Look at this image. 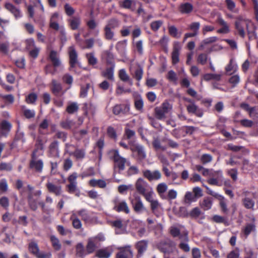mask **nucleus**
Wrapping results in <instances>:
<instances>
[{
	"label": "nucleus",
	"mask_w": 258,
	"mask_h": 258,
	"mask_svg": "<svg viewBox=\"0 0 258 258\" xmlns=\"http://www.w3.org/2000/svg\"><path fill=\"white\" fill-rule=\"evenodd\" d=\"M156 189L159 197L161 199L163 200H167L166 192L168 189V186L166 183L161 182L159 183L157 185Z\"/></svg>",
	"instance_id": "19"
},
{
	"label": "nucleus",
	"mask_w": 258,
	"mask_h": 258,
	"mask_svg": "<svg viewBox=\"0 0 258 258\" xmlns=\"http://www.w3.org/2000/svg\"><path fill=\"white\" fill-rule=\"evenodd\" d=\"M70 219L72 221V225L74 228L79 229L82 228V222L79 219L76 210L72 211Z\"/></svg>",
	"instance_id": "23"
},
{
	"label": "nucleus",
	"mask_w": 258,
	"mask_h": 258,
	"mask_svg": "<svg viewBox=\"0 0 258 258\" xmlns=\"http://www.w3.org/2000/svg\"><path fill=\"white\" fill-rule=\"evenodd\" d=\"M30 167L38 172H41L42 171L43 162L42 160H37L36 159L35 152H34L32 154V159L30 162Z\"/></svg>",
	"instance_id": "15"
},
{
	"label": "nucleus",
	"mask_w": 258,
	"mask_h": 258,
	"mask_svg": "<svg viewBox=\"0 0 258 258\" xmlns=\"http://www.w3.org/2000/svg\"><path fill=\"white\" fill-rule=\"evenodd\" d=\"M68 51L69 54L71 68H74L78 63L77 53L74 48V46H71L69 48Z\"/></svg>",
	"instance_id": "17"
},
{
	"label": "nucleus",
	"mask_w": 258,
	"mask_h": 258,
	"mask_svg": "<svg viewBox=\"0 0 258 258\" xmlns=\"http://www.w3.org/2000/svg\"><path fill=\"white\" fill-rule=\"evenodd\" d=\"M221 75L217 74L208 73L203 76L202 79L206 81L215 80L219 81L221 80Z\"/></svg>",
	"instance_id": "36"
},
{
	"label": "nucleus",
	"mask_w": 258,
	"mask_h": 258,
	"mask_svg": "<svg viewBox=\"0 0 258 258\" xmlns=\"http://www.w3.org/2000/svg\"><path fill=\"white\" fill-rule=\"evenodd\" d=\"M68 22L72 30H77L81 24V19L79 17H73L68 20Z\"/></svg>",
	"instance_id": "31"
},
{
	"label": "nucleus",
	"mask_w": 258,
	"mask_h": 258,
	"mask_svg": "<svg viewBox=\"0 0 258 258\" xmlns=\"http://www.w3.org/2000/svg\"><path fill=\"white\" fill-rule=\"evenodd\" d=\"M58 14L56 13H54L51 17L50 21V27L55 30L59 29V25L58 23Z\"/></svg>",
	"instance_id": "33"
},
{
	"label": "nucleus",
	"mask_w": 258,
	"mask_h": 258,
	"mask_svg": "<svg viewBox=\"0 0 258 258\" xmlns=\"http://www.w3.org/2000/svg\"><path fill=\"white\" fill-rule=\"evenodd\" d=\"M79 106L76 102H71L69 103L67 107V111L70 114H73L78 110Z\"/></svg>",
	"instance_id": "43"
},
{
	"label": "nucleus",
	"mask_w": 258,
	"mask_h": 258,
	"mask_svg": "<svg viewBox=\"0 0 258 258\" xmlns=\"http://www.w3.org/2000/svg\"><path fill=\"white\" fill-rule=\"evenodd\" d=\"M167 79L173 83H176L177 77L176 73L172 70L169 71L167 75Z\"/></svg>",
	"instance_id": "51"
},
{
	"label": "nucleus",
	"mask_w": 258,
	"mask_h": 258,
	"mask_svg": "<svg viewBox=\"0 0 258 258\" xmlns=\"http://www.w3.org/2000/svg\"><path fill=\"white\" fill-rule=\"evenodd\" d=\"M113 209L117 212H123L126 214L130 213V209L126 201L118 196L115 197L111 201Z\"/></svg>",
	"instance_id": "3"
},
{
	"label": "nucleus",
	"mask_w": 258,
	"mask_h": 258,
	"mask_svg": "<svg viewBox=\"0 0 258 258\" xmlns=\"http://www.w3.org/2000/svg\"><path fill=\"white\" fill-rule=\"evenodd\" d=\"M135 136V132L134 131L130 130L127 126L124 129V137L126 138L127 140L133 139Z\"/></svg>",
	"instance_id": "54"
},
{
	"label": "nucleus",
	"mask_w": 258,
	"mask_h": 258,
	"mask_svg": "<svg viewBox=\"0 0 258 258\" xmlns=\"http://www.w3.org/2000/svg\"><path fill=\"white\" fill-rule=\"evenodd\" d=\"M212 159L213 158L211 155L205 154L201 156V160L203 164H206L210 162L212 160Z\"/></svg>",
	"instance_id": "64"
},
{
	"label": "nucleus",
	"mask_w": 258,
	"mask_h": 258,
	"mask_svg": "<svg viewBox=\"0 0 258 258\" xmlns=\"http://www.w3.org/2000/svg\"><path fill=\"white\" fill-rule=\"evenodd\" d=\"M29 251L37 258H51V254L50 252L44 253L40 252L38 245L34 241H31L28 244Z\"/></svg>",
	"instance_id": "7"
},
{
	"label": "nucleus",
	"mask_w": 258,
	"mask_h": 258,
	"mask_svg": "<svg viewBox=\"0 0 258 258\" xmlns=\"http://www.w3.org/2000/svg\"><path fill=\"white\" fill-rule=\"evenodd\" d=\"M181 49V46L179 42H175L173 50L172 52V60L173 64H176L179 61V51Z\"/></svg>",
	"instance_id": "25"
},
{
	"label": "nucleus",
	"mask_w": 258,
	"mask_h": 258,
	"mask_svg": "<svg viewBox=\"0 0 258 258\" xmlns=\"http://www.w3.org/2000/svg\"><path fill=\"white\" fill-rule=\"evenodd\" d=\"M217 199L219 201V204L222 211L224 213H227L228 210L227 207V204L225 198L223 196L221 195L220 196H219V198Z\"/></svg>",
	"instance_id": "42"
},
{
	"label": "nucleus",
	"mask_w": 258,
	"mask_h": 258,
	"mask_svg": "<svg viewBox=\"0 0 258 258\" xmlns=\"http://www.w3.org/2000/svg\"><path fill=\"white\" fill-rule=\"evenodd\" d=\"M89 184L93 187L97 186L100 188H104L106 186V182L102 179H91L89 181Z\"/></svg>",
	"instance_id": "37"
},
{
	"label": "nucleus",
	"mask_w": 258,
	"mask_h": 258,
	"mask_svg": "<svg viewBox=\"0 0 258 258\" xmlns=\"http://www.w3.org/2000/svg\"><path fill=\"white\" fill-rule=\"evenodd\" d=\"M207 182L212 185L222 186L223 184V175L222 170L216 171L213 169Z\"/></svg>",
	"instance_id": "5"
},
{
	"label": "nucleus",
	"mask_w": 258,
	"mask_h": 258,
	"mask_svg": "<svg viewBox=\"0 0 258 258\" xmlns=\"http://www.w3.org/2000/svg\"><path fill=\"white\" fill-rule=\"evenodd\" d=\"M130 149L134 152H137L140 159H144L146 158V153L144 147L138 144L135 141H130L128 142Z\"/></svg>",
	"instance_id": "11"
},
{
	"label": "nucleus",
	"mask_w": 258,
	"mask_h": 258,
	"mask_svg": "<svg viewBox=\"0 0 258 258\" xmlns=\"http://www.w3.org/2000/svg\"><path fill=\"white\" fill-rule=\"evenodd\" d=\"M101 76L110 81H113L114 77V67L106 68L101 73Z\"/></svg>",
	"instance_id": "28"
},
{
	"label": "nucleus",
	"mask_w": 258,
	"mask_h": 258,
	"mask_svg": "<svg viewBox=\"0 0 258 258\" xmlns=\"http://www.w3.org/2000/svg\"><path fill=\"white\" fill-rule=\"evenodd\" d=\"M251 26H252V23L249 19L241 16H239L236 18V20L235 22L236 33L242 38H244L245 36V29H246L249 40H252L255 38V32L250 30Z\"/></svg>",
	"instance_id": "1"
},
{
	"label": "nucleus",
	"mask_w": 258,
	"mask_h": 258,
	"mask_svg": "<svg viewBox=\"0 0 258 258\" xmlns=\"http://www.w3.org/2000/svg\"><path fill=\"white\" fill-rule=\"evenodd\" d=\"M51 90L55 96H59L64 93L62 92L61 84L55 80H52L51 82Z\"/></svg>",
	"instance_id": "20"
},
{
	"label": "nucleus",
	"mask_w": 258,
	"mask_h": 258,
	"mask_svg": "<svg viewBox=\"0 0 258 258\" xmlns=\"http://www.w3.org/2000/svg\"><path fill=\"white\" fill-rule=\"evenodd\" d=\"M111 29H110L109 27H104V37L107 40L115 41L116 39L114 38V32Z\"/></svg>",
	"instance_id": "41"
},
{
	"label": "nucleus",
	"mask_w": 258,
	"mask_h": 258,
	"mask_svg": "<svg viewBox=\"0 0 258 258\" xmlns=\"http://www.w3.org/2000/svg\"><path fill=\"white\" fill-rule=\"evenodd\" d=\"M148 246V241L146 240H141L136 244V247L138 250V256H141L143 253L147 250Z\"/></svg>",
	"instance_id": "27"
},
{
	"label": "nucleus",
	"mask_w": 258,
	"mask_h": 258,
	"mask_svg": "<svg viewBox=\"0 0 258 258\" xmlns=\"http://www.w3.org/2000/svg\"><path fill=\"white\" fill-rule=\"evenodd\" d=\"M172 106L168 101H164L160 106L157 107L154 109L155 117L162 120L166 117V114L168 113L172 109Z\"/></svg>",
	"instance_id": "4"
},
{
	"label": "nucleus",
	"mask_w": 258,
	"mask_h": 258,
	"mask_svg": "<svg viewBox=\"0 0 258 258\" xmlns=\"http://www.w3.org/2000/svg\"><path fill=\"white\" fill-rule=\"evenodd\" d=\"M240 82V77L238 75H235L232 76L229 80V82L233 87H235Z\"/></svg>",
	"instance_id": "61"
},
{
	"label": "nucleus",
	"mask_w": 258,
	"mask_h": 258,
	"mask_svg": "<svg viewBox=\"0 0 258 258\" xmlns=\"http://www.w3.org/2000/svg\"><path fill=\"white\" fill-rule=\"evenodd\" d=\"M5 7L14 15L16 19H18L22 17V14L20 10L12 4L6 3L5 5Z\"/></svg>",
	"instance_id": "18"
},
{
	"label": "nucleus",
	"mask_w": 258,
	"mask_h": 258,
	"mask_svg": "<svg viewBox=\"0 0 258 258\" xmlns=\"http://www.w3.org/2000/svg\"><path fill=\"white\" fill-rule=\"evenodd\" d=\"M73 155L77 159H82L85 157V152L83 150L77 149L74 152Z\"/></svg>",
	"instance_id": "62"
},
{
	"label": "nucleus",
	"mask_w": 258,
	"mask_h": 258,
	"mask_svg": "<svg viewBox=\"0 0 258 258\" xmlns=\"http://www.w3.org/2000/svg\"><path fill=\"white\" fill-rule=\"evenodd\" d=\"M130 71L131 75L138 81L142 78L143 70L142 67L137 63H133L131 64Z\"/></svg>",
	"instance_id": "12"
},
{
	"label": "nucleus",
	"mask_w": 258,
	"mask_h": 258,
	"mask_svg": "<svg viewBox=\"0 0 258 258\" xmlns=\"http://www.w3.org/2000/svg\"><path fill=\"white\" fill-rule=\"evenodd\" d=\"M131 204L134 210L136 213H141L146 210V208L140 198H136L131 201Z\"/></svg>",
	"instance_id": "16"
},
{
	"label": "nucleus",
	"mask_w": 258,
	"mask_h": 258,
	"mask_svg": "<svg viewBox=\"0 0 258 258\" xmlns=\"http://www.w3.org/2000/svg\"><path fill=\"white\" fill-rule=\"evenodd\" d=\"M243 194L244 198L242 199V203L244 207L247 209H253L256 194L248 191H244Z\"/></svg>",
	"instance_id": "9"
},
{
	"label": "nucleus",
	"mask_w": 258,
	"mask_h": 258,
	"mask_svg": "<svg viewBox=\"0 0 258 258\" xmlns=\"http://www.w3.org/2000/svg\"><path fill=\"white\" fill-rule=\"evenodd\" d=\"M153 146L156 150H162L163 151L165 150L166 148L161 145L160 141L158 138H154L153 141Z\"/></svg>",
	"instance_id": "60"
},
{
	"label": "nucleus",
	"mask_w": 258,
	"mask_h": 258,
	"mask_svg": "<svg viewBox=\"0 0 258 258\" xmlns=\"http://www.w3.org/2000/svg\"><path fill=\"white\" fill-rule=\"evenodd\" d=\"M77 215L81 217L82 220L87 224H91L96 222L97 218L93 214L90 213L86 209H81L76 211Z\"/></svg>",
	"instance_id": "10"
},
{
	"label": "nucleus",
	"mask_w": 258,
	"mask_h": 258,
	"mask_svg": "<svg viewBox=\"0 0 258 258\" xmlns=\"http://www.w3.org/2000/svg\"><path fill=\"white\" fill-rule=\"evenodd\" d=\"M97 243L94 241V238H89L86 245V254L93 253L96 249Z\"/></svg>",
	"instance_id": "32"
},
{
	"label": "nucleus",
	"mask_w": 258,
	"mask_h": 258,
	"mask_svg": "<svg viewBox=\"0 0 258 258\" xmlns=\"http://www.w3.org/2000/svg\"><path fill=\"white\" fill-rule=\"evenodd\" d=\"M135 186L137 191L140 195L143 196L145 199L148 197L149 198L150 196L154 195L152 188L143 178H139L136 181Z\"/></svg>",
	"instance_id": "2"
},
{
	"label": "nucleus",
	"mask_w": 258,
	"mask_h": 258,
	"mask_svg": "<svg viewBox=\"0 0 258 258\" xmlns=\"http://www.w3.org/2000/svg\"><path fill=\"white\" fill-rule=\"evenodd\" d=\"M200 27V23L199 22H192L188 26L189 29L192 32L196 33L197 35L198 34Z\"/></svg>",
	"instance_id": "56"
},
{
	"label": "nucleus",
	"mask_w": 258,
	"mask_h": 258,
	"mask_svg": "<svg viewBox=\"0 0 258 258\" xmlns=\"http://www.w3.org/2000/svg\"><path fill=\"white\" fill-rule=\"evenodd\" d=\"M109 155L114 162L115 167H117L119 170H123L124 169L126 159L121 156L117 150H112L109 151Z\"/></svg>",
	"instance_id": "6"
},
{
	"label": "nucleus",
	"mask_w": 258,
	"mask_h": 258,
	"mask_svg": "<svg viewBox=\"0 0 258 258\" xmlns=\"http://www.w3.org/2000/svg\"><path fill=\"white\" fill-rule=\"evenodd\" d=\"M170 232L173 237L178 236L181 240L188 241V232L184 229V226L180 225L179 227L172 226Z\"/></svg>",
	"instance_id": "8"
},
{
	"label": "nucleus",
	"mask_w": 258,
	"mask_h": 258,
	"mask_svg": "<svg viewBox=\"0 0 258 258\" xmlns=\"http://www.w3.org/2000/svg\"><path fill=\"white\" fill-rule=\"evenodd\" d=\"M144 176L149 181L158 180L161 179L162 175L161 172L156 170L151 171L150 170H146L143 172Z\"/></svg>",
	"instance_id": "13"
},
{
	"label": "nucleus",
	"mask_w": 258,
	"mask_h": 258,
	"mask_svg": "<svg viewBox=\"0 0 258 258\" xmlns=\"http://www.w3.org/2000/svg\"><path fill=\"white\" fill-rule=\"evenodd\" d=\"M25 43L26 45V48L28 50L33 49V48L36 47L34 40L33 38L26 39L25 41Z\"/></svg>",
	"instance_id": "58"
},
{
	"label": "nucleus",
	"mask_w": 258,
	"mask_h": 258,
	"mask_svg": "<svg viewBox=\"0 0 258 258\" xmlns=\"http://www.w3.org/2000/svg\"><path fill=\"white\" fill-rule=\"evenodd\" d=\"M186 109L189 113L194 114L198 117H201L203 115L202 110L195 103L187 105Z\"/></svg>",
	"instance_id": "21"
},
{
	"label": "nucleus",
	"mask_w": 258,
	"mask_h": 258,
	"mask_svg": "<svg viewBox=\"0 0 258 258\" xmlns=\"http://www.w3.org/2000/svg\"><path fill=\"white\" fill-rule=\"evenodd\" d=\"M58 144V142L54 141L50 145L49 147V156L50 157L54 158L59 157Z\"/></svg>",
	"instance_id": "24"
},
{
	"label": "nucleus",
	"mask_w": 258,
	"mask_h": 258,
	"mask_svg": "<svg viewBox=\"0 0 258 258\" xmlns=\"http://www.w3.org/2000/svg\"><path fill=\"white\" fill-rule=\"evenodd\" d=\"M213 205V201L211 198H205L200 203L201 208L204 210H208L211 209Z\"/></svg>",
	"instance_id": "35"
},
{
	"label": "nucleus",
	"mask_w": 258,
	"mask_h": 258,
	"mask_svg": "<svg viewBox=\"0 0 258 258\" xmlns=\"http://www.w3.org/2000/svg\"><path fill=\"white\" fill-rule=\"evenodd\" d=\"M195 196L191 192L187 191L184 196V202L185 204H190L192 202L195 201Z\"/></svg>",
	"instance_id": "49"
},
{
	"label": "nucleus",
	"mask_w": 258,
	"mask_h": 258,
	"mask_svg": "<svg viewBox=\"0 0 258 258\" xmlns=\"http://www.w3.org/2000/svg\"><path fill=\"white\" fill-rule=\"evenodd\" d=\"M28 201L30 208L33 211H35L37 208L36 202L32 198V194L28 195Z\"/></svg>",
	"instance_id": "57"
},
{
	"label": "nucleus",
	"mask_w": 258,
	"mask_h": 258,
	"mask_svg": "<svg viewBox=\"0 0 258 258\" xmlns=\"http://www.w3.org/2000/svg\"><path fill=\"white\" fill-rule=\"evenodd\" d=\"M193 7L191 4L186 3L180 6L179 11L182 14H188L192 11Z\"/></svg>",
	"instance_id": "38"
},
{
	"label": "nucleus",
	"mask_w": 258,
	"mask_h": 258,
	"mask_svg": "<svg viewBox=\"0 0 258 258\" xmlns=\"http://www.w3.org/2000/svg\"><path fill=\"white\" fill-rule=\"evenodd\" d=\"M112 253L111 248L107 247L97 250L96 256L99 258H109Z\"/></svg>",
	"instance_id": "26"
},
{
	"label": "nucleus",
	"mask_w": 258,
	"mask_h": 258,
	"mask_svg": "<svg viewBox=\"0 0 258 258\" xmlns=\"http://www.w3.org/2000/svg\"><path fill=\"white\" fill-rule=\"evenodd\" d=\"M237 66L234 63L233 58L230 60L229 64L225 67V71L228 75H231L236 72Z\"/></svg>",
	"instance_id": "34"
},
{
	"label": "nucleus",
	"mask_w": 258,
	"mask_h": 258,
	"mask_svg": "<svg viewBox=\"0 0 258 258\" xmlns=\"http://www.w3.org/2000/svg\"><path fill=\"white\" fill-rule=\"evenodd\" d=\"M217 37L216 36L207 38L202 41L200 47L203 48L206 45H208L216 42L217 40Z\"/></svg>",
	"instance_id": "48"
},
{
	"label": "nucleus",
	"mask_w": 258,
	"mask_h": 258,
	"mask_svg": "<svg viewBox=\"0 0 258 258\" xmlns=\"http://www.w3.org/2000/svg\"><path fill=\"white\" fill-rule=\"evenodd\" d=\"M133 4V2L132 0H123L119 2V6L124 9H131L132 11H134L135 9L132 8Z\"/></svg>",
	"instance_id": "46"
},
{
	"label": "nucleus",
	"mask_w": 258,
	"mask_h": 258,
	"mask_svg": "<svg viewBox=\"0 0 258 258\" xmlns=\"http://www.w3.org/2000/svg\"><path fill=\"white\" fill-rule=\"evenodd\" d=\"M74 124V122L71 120H66L60 122L61 126L64 129H70Z\"/></svg>",
	"instance_id": "59"
},
{
	"label": "nucleus",
	"mask_w": 258,
	"mask_h": 258,
	"mask_svg": "<svg viewBox=\"0 0 258 258\" xmlns=\"http://www.w3.org/2000/svg\"><path fill=\"white\" fill-rule=\"evenodd\" d=\"M119 77L123 82H128L130 85L133 84L132 80L130 79L124 69H121L119 72Z\"/></svg>",
	"instance_id": "39"
},
{
	"label": "nucleus",
	"mask_w": 258,
	"mask_h": 258,
	"mask_svg": "<svg viewBox=\"0 0 258 258\" xmlns=\"http://www.w3.org/2000/svg\"><path fill=\"white\" fill-rule=\"evenodd\" d=\"M129 107L123 104H117L115 105L112 109L113 113L115 115H118L121 113H125L128 111Z\"/></svg>",
	"instance_id": "30"
},
{
	"label": "nucleus",
	"mask_w": 258,
	"mask_h": 258,
	"mask_svg": "<svg viewBox=\"0 0 258 258\" xmlns=\"http://www.w3.org/2000/svg\"><path fill=\"white\" fill-rule=\"evenodd\" d=\"M50 240L54 248L57 250H59L61 248V245L59 241L55 236H51Z\"/></svg>",
	"instance_id": "53"
},
{
	"label": "nucleus",
	"mask_w": 258,
	"mask_h": 258,
	"mask_svg": "<svg viewBox=\"0 0 258 258\" xmlns=\"http://www.w3.org/2000/svg\"><path fill=\"white\" fill-rule=\"evenodd\" d=\"M63 82L69 85V88L72 86L73 82V76L69 74H64L62 78Z\"/></svg>",
	"instance_id": "52"
},
{
	"label": "nucleus",
	"mask_w": 258,
	"mask_h": 258,
	"mask_svg": "<svg viewBox=\"0 0 258 258\" xmlns=\"http://www.w3.org/2000/svg\"><path fill=\"white\" fill-rule=\"evenodd\" d=\"M119 23L117 19L112 18L108 21L105 27H109L110 29H114L119 26Z\"/></svg>",
	"instance_id": "47"
},
{
	"label": "nucleus",
	"mask_w": 258,
	"mask_h": 258,
	"mask_svg": "<svg viewBox=\"0 0 258 258\" xmlns=\"http://www.w3.org/2000/svg\"><path fill=\"white\" fill-rule=\"evenodd\" d=\"M0 126L2 130L5 132L6 135L10 131L12 128V124L11 123L6 120L3 121L1 122Z\"/></svg>",
	"instance_id": "45"
},
{
	"label": "nucleus",
	"mask_w": 258,
	"mask_h": 258,
	"mask_svg": "<svg viewBox=\"0 0 258 258\" xmlns=\"http://www.w3.org/2000/svg\"><path fill=\"white\" fill-rule=\"evenodd\" d=\"M146 200L150 203L151 204V208L153 213L155 214L156 210L159 207V203L157 200H154L153 198V195L150 196L146 199Z\"/></svg>",
	"instance_id": "40"
},
{
	"label": "nucleus",
	"mask_w": 258,
	"mask_h": 258,
	"mask_svg": "<svg viewBox=\"0 0 258 258\" xmlns=\"http://www.w3.org/2000/svg\"><path fill=\"white\" fill-rule=\"evenodd\" d=\"M119 252L116 254L117 258H133V253L130 245L118 248Z\"/></svg>",
	"instance_id": "14"
},
{
	"label": "nucleus",
	"mask_w": 258,
	"mask_h": 258,
	"mask_svg": "<svg viewBox=\"0 0 258 258\" xmlns=\"http://www.w3.org/2000/svg\"><path fill=\"white\" fill-rule=\"evenodd\" d=\"M162 24H163L162 21H160V20L154 21V22H152L151 24V29L153 31H156L159 29V28L161 26Z\"/></svg>",
	"instance_id": "63"
},
{
	"label": "nucleus",
	"mask_w": 258,
	"mask_h": 258,
	"mask_svg": "<svg viewBox=\"0 0 258 258\" xmlns=\"http://www.w3.org/2000/svg\"><path fill=\"white\" fill-rule=\"evenodd\" d=\"M86 57L89 64L93 66L97 63V59L93 53L86 54Z\"/></svg>",
	"instance_id": "55"
},
{
	"label": "nucleus",
	"mask_w": 258,
	"mask_h": 258,
	"mask_svg": "<svg viewBox=\"0 0 258 258\" xmlns=\"http://www.w3.org/2000/svg\"><path fill=\"white\" fill-rule=\"evenodd\" d=\"M76 254L80 257H82L86 254L84 246L81 243H78L76 246Z\"/></svg>",
	"instance_id": "50"
},
{
	"label": "nucleus",
	"mask_w": 258,
	"mask_h": 258,
	"mask_svg": "<svg viewBox=\"0 0 258 258\" xmlns=\"http://www.w3.org/2000/svg\"><path fill=\"white\" fill-rule=\"evenodd\" d=\"M255 226L253 223H249L245 225L242 231L246 236H247L251 232L255 231Z\"/></svg>",
	"instance_id": "44"
},
{
	"label": "nucleus",
	"mask_w": 258,
	"mask_h": 258,
	"mask_svg": "<svg viewBox=\"0 0 258 258\" xmlns=\"http://www.w3.org/2000/svg\"><path fill=\"white\" fill-rule=\"evenodd\" d=\"M49 192L59 196L62 192L61 187L60 185H56L53 183L48 182L46 185Z\"/></svg>",
	"instance_id": "22"
},
{
	"label": "nucleus",
	"mask_w": 258,
	"mask_h": 258,
	"mask_svg": "<svg viewBox=\"0 0 258 258\" xmlns=\"http://www.w3.org/2000/svg\"><path fill=\"white\" fill-rule=\"evenodd\" d=\"M49 58L54 67H58L60 66L61 61L59 58L57 51L51 50L49 54Z\"/></svg>",
	"instance_id": "29"
}]
</instances>
